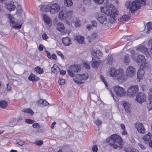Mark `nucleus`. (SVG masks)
<instances>
[{
    "mask_svg": "<svg viewBox=\"0 0 152 152\" xmlns=\"http://www.w3.org/2000/svg\"><path fill=\"white\" fill-rule=\"evenodd\" d=\"M80 71V66L78 64L71 65L67 70L68 73L71 77H73L76 75V77L73 79V80L78 84H82L85 82L84 79L86 75L85 73L82 75L77 74Z\"/></svg>",
    "mask_w": 152,
    "mask_h": 152,
    "instance_id": "1",
    "label": "nucleus"
},
{
    "mask_svg": "<svg viewBox=\"0 0 152 152\" xmlns=\"http://www.w3.org/2000/svg\"><path fill=\"white\" fill-rule=\"evenodd\" d=\"M111 0H107L106 6L101 9V12L108 16H110L111 18V22H113L115 20V18L118 15V12L114 5L111 3Z\"/></svg>",
    "mask_w": 152,
    "mask_h": 152,
    "instance_id": "2",
    "label": "nucleus"
},
{
    "mask_svg": "<svg viewBox=\"0 0 152 152\" xmlns=\"http://www.w3.org/2000/svg\"><path fill=\"white\" fill-rule=\"evenodd\" d=\"M122 142V140L121 137L115 134L111 135L108 140L109 145L113 146L114 149L117 148L118 147L122 148V145L121 143Z\"/></svg>",
    "mask_w": 152,
    "mask_h": 152,
    "instance_id": "3",
    "label": "nucleus"
},
{
    "mask_svg": "<svg viewBox=\"0 0 152 152\" xmlns=\"http://www.w3.org/2000/svg\"><path fill=\"white\" fill-rule=\"evenodd\" d=\"M73 12L72 10L66 11L65 7H61L59 11L58 18L60 20L65 19L67 17L71 18Z\"/></svg>",
    "mask_w": 152,
    "mask_h": 152,
    "instance_id": "4",
    "label": "nucleus"
},
{
    "mask_svg": "<svg viewBox=\"0 0 152 152\" xmlns=\"http://www.w3.org/2000/svg\"><path fill=\"white\" fill-rule=\"evenodd\" d=\"M138 92V87L137 86L134 85L128 89L127 95L130 97H134Z\"/></svg>",
    "mask_w": 152,
    "mask_h": 152,
    "instance_id": "5",
    "label": "nucleus"
},
{
    "mask_svg": "<svg viewBox=\"0 0 152 152\" xmlns=\"http://www.w3.org/2000/svg\"><path fill=\"white\" fill-rule=\"evenodd\" d=\"M118 72L116 77V78L118 81L121 82H124L127 80L128 77L126 75L124 74L123 69L119 68Z\"/></svg>",
    "mask_w": 152,
    "mask_h": 152,
    "instance_id": "6",
    "label": "nucleus"
},
{
    "mask_svg": "<svg viewBox=\"0 0 152 152\" xmlns=\"http://www.w3.org/2000/svg\"><path fill=\"white\" fill-rule=\"evenodd\" d=\"M132 57L134 61L137 62L141 63V64H146V60L144 56L142 55H139L136 56L134 53L132 54Z\"/></svg>",
    "mask_w": 152,
    "mask_h": 152,
    "instance_id": "7",
    "label": "nucleus"
},
{
    "mask_svg": "<svg viewBox=\"0 0 152 152\" xmlns=\"http://www.w3.org/2000/svg\"><path fill=\"white\" fill-rule=\"evenodd\" d=\"M141 6V2L140 1L136 0L134 1L130 5V11L133 13Z\"/></svg>",
    "mask_w": 152,
    "mask_h": 152,
    "instance_id": "8",
    "label": "nucleus"
},
{
    "mask_svg": "<svg viewBox=\"0 0 152 152\" xmlns=\"http://www.w3.org/2000/svg\"><path fill=\"white\" fill-rule=\"evenodd\" d=\"M135 69L133 66H129L128 67L126 71V74L128 77H132L135 75Z\"/></svg>",
    "mask_w": 152,
    "mask_h": 152,
    "instance_id": "9",
    "label": "nucleus"
},
{
    "mask_svg": "<svg viewBox=\"0 0 152 152\" xmlns=\"http://www.w3.org/2000/svg\"><path fill=\"white\" fill-rule=\"evenodd\" d=\"M113 89L116 94L118 96L121 97L124 95L125 92L122 88L118 86H115L114 87Z\"/></svg>",
    "mask_w": 152,
    "mask_h": 152,
    "instance_id": "10",
    "label": "nucleus"
},
{
    "mask_svg": "<svg viewBox=\"0 0 152 152\" xmlns=\"http://www.w3.org/2000/svg\"><path fill=\"white\" fill-rule=\"evenodd\" d=\"M91 55L92 59H99L102 56V53L100 50L96 51L92 50L91 51Z\"/></svg>",
    "mask_w": 152,
    "mask_h": 152,
    "instance_id": "11",
    "label": "nucleus"
},
{
    "mask_svg": "<svg viewBox=\"0 0 152 152\" xmlns=\"http://www.w3.org/2000/svg\"><path fill=\"white\" fill-rule=\"evenodd\" d=\"M50 7V13L52 14L58 13L61 8L60 5L57 3H53Z\"/></svg>",
    "mask_w": 152,
    "mask_h": 152,
    "instance_id": "12",
    "label": "nucleus"
},
{
    "mask_svg": "<svg viewBox=\"0 0 152 152\" xmlns=\"http://www.w3.org/2000/svg\"><path fill=\"white\" fill-rule=\"evenodd\" d=\"M136 99L138 103H141L145 101L146 100L145 96L144 93H140L136 96Z\"/></svg>",
    "mask_w": 152,
    "mask_h": 152,
    "instance_id": "13",
    "label": "nucleus"
},
{
    "mask_svg": "<svg viewBox=\"0 0 152 152\" xmlns=\"http://www.w3.org/2000/svg\"><path fill=\"white\" fill-rule=\"evenodd\" d=\"M135 126L139 133L142 134L145 132V128L142 124L140 123H137L135 124Z\"/></svg>",
    "mask_w": 152,
    "mask_h": 152,
    "instance_id": "14",
    "label": "nucleus"
},
{
    "mask_svg": "<svg viewBox=\"0 0 152 152\" xmlns=\"http://www.w3.org/2000/svg\"><path fill=\"white\" fill-rule=\"evenodd\" d=\"M119 70V69H115L114 68H111L109 69L108 73L110 76L116 77Z\"/></svg>",
    "mask_w": 152,
    "mask_h": 152,
    "instance_id": "15",
    "label": "nucleus"
},
{
    "mask_svg": "<svg viewBox=\"0 0 152 152\" xmlns=\"http://www.w3.org/2000/svg\"><path fill=\"white\" fill-rule=\"evenodd\" d=\"M8 18L10 22L14 25L13 26H12L13 27H15L18 28H19L21 27L22 24H16L15 22L14 18L12 16V15H8Z\"/></svg>",
    "mask_w": 152,
    "mask_h": 152,
    "instance_id": "16",
    "label": "nucleus"
},
{
    "mask_svg": "<svg viewBox=\"0 0 152 152\" xmlns=\"http://www.w3.org/2000/svg\"><path fill=\"white\" fill-rule=\"evenodd\" d=\"M137 50H139L142 53L145 54L147 56H149V54L148 53L147 48L145 47L144 46L142 45L137 48Z\"/></svg>",
    "mask_w": 152,
    "mask_h": 152,
    "instance_id": "17",
    "label": "nucleus"
},
{
    "mask_svg": "<svg viewBox=\"0 0 152 152\" xmlns=\"http://www.w3.org/2000/svg\"><path fill=\"white\" fill-rule=\"evenodd\" d=\"M123 104L125 111L128 113H130L131 112V105L129 103L126 101L124 102Z\"/></svg>",
    "mask_w": 152,
    "mask_h": 152,
    "instance_id": "18",
    "label": "nucleus"
},
{
    "mask_svg": "<svg viewBox=\"0 0 152 152\" xmlns=\"http://www.w3.org/2000/svg\"><path fill=\"white\" fill-rule=\"evenodd\" d=\"M42 17L45 23L50 26L51 25V21L50 18L45 14L42 15Z\"/></svg>",
    "mask_w": 152,
    "mask_h": 152,
    "instance_id": "19",
    "label": "nucleus"
},
{
    "mask_svg": "<svg viewBox=\"0 0 152 152\" xmlns=\"http://www.w3.org/2000/svg\"><path fill=\"white\" fill-rule=\"evenodd\" d=\"M151 135L149 132L148 134L145 135L143 137V139L146 144H148L149 141H150L151 139Z\"/></svg>",
    "mask_w": 152,
    "mask_h": 152,
    "instance_id": "20",
    "label": "nucleus"
},
{
    "mask_svg": "<svg viewBox=\"0 0 152 152\" xmlns=\"http://www.w3.org/2000/svg\"><path fill=\"white\" fill-rule=\"evenodd\" d=\"M74 39L79 43L83 44L84 42V38L81 36H74Z\"/></svg>",
    "mask_w": 152,
    "mask_h": 152,
    "instance_id": "21",
    "label": "nucleus"
},
{
    "mask_svg": "<svg viewBox=\"0 0 152 152\" xmlns=\"http://www.w3.org/2000/svg\"><path fill=\"white\" fill-rule=\"evenodd\" d=\"M50 7L45 4L42 5L40 8L41 11L44 12H50Z\"/></svg>",
    "mask_w": 152,
    "mask_h": 152,
    "instance_id": "22",
    "label": "nucleus"
},
{
    "mask_svg": "<svg viewBox=\"0 0 152 152\" xmlns=\"http://www.w3.org/2000/svg\"><path fill=\"white\" fill-rule=\"evenodd\" d=\"M100 63L101 62L100 61H96L94 59H92L91 66L94 68H96L99 66Z\"/></svg>",
    "mask_w": 152,
    "mask_h": 152,
    "instance_id": "23",
    "label": "nucleus"
},
{
    "mask_svg": "<svg viewBox=\"0 0 152 152\" xmlns=\"http://www.w3.org/2000/svg\"><path fill=\"white\" fill-rule=\"evenodd\" d=\"M13 2L11 1L7 6V9L10 11L14 10L16 8V6L13 4Z\"/></svg>",
    "mask_w": 152,
    "mask_h": 152,
    "instance_id": "24",
    "label": "nucleus"
},
{
    "mask_svg": "<svg viewBox=\"0 0 152 152\" xmlns=\"http://www.w3.org/2000/svg\"><path fill=\"white\" fill-rule=\"evenodd\" d=\"M144 73V71L142 69H140L139 70L137 73V79H141L143 77Z\"/></svg>",
    "mask_w": 152,
    "mask_h": 152,
    "instance_id": "25",
    "label": "nucleus"
},
{
    "mask_svg": "<svg viewBox=\"0 0 152 152\" xmlns=\"http://www.w3.org/2000/svg\"><path fill=\"white\" fill-rule=\"evenodd\" d=\"M70 41V39L67 37L63 38L62 39V42L65 46L69 45Z\"/></svg>",
    "mask_w": 152,
    "mask_h": 152,
    "instance_id": "26",
    "label": "nucleus"
},
{
    "mask_svg": "<svg viewBox=\"0 0 152 152\" xmlns=\"http://www.w3.org/2000/svg\"><path fill=\"white\" fill-rule=\"evenodd\" d=\"M28 79L32 81L38 80L39 78L33 73H31L28 77Z\"/></svg>",
    "mask_w": 152,
    "mask_h": 152,
    "instance_id": "27",
    "label": "nucleus"
},
{
    "mask_svg": "<svg viewBox=\"0 0 152 152\" xmlns=\"http://www.w3.org/2000/svg\"><path fill=\"white\" fill-rule=\"evenodd\" d=\"M97 20L100 23H103L107 21V18L104 16H100L98 17Z\"/></svg>",
    "mask_w": 152,
    "mask_h": 152,
    "instance_id": "28",
    "label": "nucleus"
},
{
    "mask_svg": "<svg viewBox=\"0 0 152 152\" xmlns=\"http://www.w3.org/2000/svg\"><path fill=\"white\" fill-rule=\"evenodd\" d=\"M113 58L111 55H108L107 58L106 63L107 64H111L113 63Z\"/></svg>",
    "mask_w": 152,
    "mask_h": 152,
    "instance_id": "29",
    "label": "nucleus"
},
{
    "mask_svg": "<svg viewBox=\"0 0 152 152\" xmlns=\"http://www.w3.org/2000/svg\"><path fill=\"white\" fill-rule=\"evenodd\" d=\"M64 4L65 6L69 7L73 4L72 0H64Z\"/></svg>",
    "mask_w": 152,
    "mask_h": 152,
    "instance_id": "30",
    "label": "nucleus"
},
{
    "mask_svg": "<svg viewBox=\"0 0 152 152\" xmlns=\"http://www.w3.org/2000/svg\"><path fill=\"white\" fill-rule=\"evenodd\" d=\"M124 150L126 152H138V151L135 149L130 148H124Z\"/></svg>",
    "mask_w": 152,
    "mask_h": 152,
    "instance_id": "31",
    "label": "nucleus"
},
{
    "mask_svg": "<svg viewBox=\"0 0 152 152\" xmlns=\"http://www.w3.org/2000/svg\"><path fill=\"white\" fill-rule=\"evenodd\" d=\"M51 69L52 71L55 73H58V70L60 69L55 64L54 65L53 67L51 68Z\"/></svg>",
    "mask_w": 152,
    "mask_h": 152,
    "instance_id": "32",
    "label": "nucleus"
},
{
    "mask_svg": "<svg viewBox=\"0 0 152 152\" xmlns=\"http://www.w3.org/2000/svg\"><path fill=\"white\" fill-rule=\"evenodd\" d=\"M91 25H88L87 26V28H91H91L94 27V28H96L97 27V23L94 20L91 22Z\"/></svg>",
    "mask_w": 152,
    "mask_h": 152,
    "instance_id": "33",
    "label": "nucleus"
},
{
    "mask_svg": "<svg viewBox=\"0 0 152 152\" xmlns=\"http://www.w3.org/2000/svg\"><path fill=\"white\" fill-rule=\"evenodd\" d=\"M80 22V20L77 18H75L73 23L74 25L76 27H80V24L79 23Z\"/></svg>",
    "mask_w": 152,
    "mask_h": 152,
    "instance_id": "34",
    "label": "nucleus"
},
{
    "mask_svg": "<svg viewBox=\"0 0 152 152\" xmlns=\"http://www.w3.org/2000/svg\"><path fill=\"white\" fill-rule=\"evenodd\" d=\"M129 18V17L127 15H124L120 18V20L121 22L126 21H127Z\"/></svg>",
    "mask_w": 152,
    "mask_h": 152,
    "instance_id": "35",
    "label": "nucleus"
},
{
    "mask_svg": "<svg viewBox=\"0 0 152 152\" xmlns=\"http://www.w3.org/2000/svg\"><path fill=\"white\" fill-rule=\"evenodd\" d=\"M149 100V103H147V107L148 111H150L152 110V100Z\"/></svg>",
    "mask_w": 152,
    "mask_h": 152,
    "instance_id": "36",
    "label": "nucleus"
},
{
    "mask_svg": "<svg viewBox=\"0 0 152 152\" xmlns=\"http://www.w3.org/2000/svg\"><path fill=\"white\" fill-rule=\"evenodd\" d=\"M7 105V102L4 100L1 101L0 102V106L2 108L5 107Z\"/></svg>",
    "mask_w": 152,
    "mask_h": 152,
    "instance_id": "37",
    "label": "nucleus"
},
{
    "mask_svg": "<svg viewBox=\"0 0 152 152\" xmlns=\"http://www.w3.org/2000/svg\"><path fill=\"white\" fill-rule=\"evenodd\" d=\"M56 28H65L64 24L61 23L59 22L56 24Z\"/></svg>",
    "mask_w": 152,
    "mask_h": 152,
    "instance_id": "38",
    "label": "nucleus"
},
{
    "mask_svg": "<svg viewBox=\"0 0 152 152\" xmlns=\"http://www.w3.org/2000/svg\"><path fill=\"white\" fill-rule=\"evenodd\" d=\"M35 71L39 74H42L43 72V70L41 68L37 66L35 68Z\"/></svg>",
    "mask_w": 152,
    "mask_h": 152,
    "instance_id": "39",
    "label": "nucleus"
},
{
    "mask_svg": "<svg viewBox=\"0 0 152 152\" xmlns=\"http://www.w3.org/2000/svg\"><path fill=\"white\" fill-rule=\"evenodd\" d=\"M16 118H13L9 120V122L10 123L12 124V126H13L16 124Z\"/></svg>",
    "mask_w": 152,
    "mask_h": 152,
    "instance_id": "40",
    "label": "nucleus"
},
{
    "mask_svg": "<svg viewBox=\"0 0 152 152\" xmlns=\"http://www.w3.org/2000/svg\"><path fill=\"white\" fill-rule=\"evenodd\" d=\"M23 111L26 113H30L31 114H33L34 112L31 109L29 108H26L23 109Z\"/></svg>",
    "mask_w": 152,
    "mask_h": 152,
    "instance_id": "41",
    "label": "nucleus"
},
{
    "mask_svg": "<svg viewBox=\"0 0 152 152\" xmlns=\"http://www.w3.org/2000/svg\"><path fill=\"white\" fill-rule=\"evenodd\" d=\"M129 56L127 55L125 56L124 58V61L126 64H128L129 62Z\"/></svg>",
    "mask_w": 152,
    "mask_h": 152,
    "instance_id": "42",
    "label": "nucleus"
},
{
    "mask_svg": "<svg viewBox=\"0 0 152 152\" xmlns=\"http://www.w3.org/2000/svg\"><path fill=\"white\" fill-rule=\"evenodd\" d=\"M149 93L148 100L150 101L152 100V88L149 89Z\"/></svg>",
    "mask_w": 152,
    "mask_h": 152,
    "instance_id": "43",
    "label": "nucleus"
},
{
    "mask_svg": "<svg viewBox=\"0 0 152 152\" xmlns=\"http://www.w3.org/2000/svg\"><path fill=\"white\" fill-rule=\"evenodd\" d=\"M65 82V80L63 79H60L58 81L59 84L61 85H63Z\"/></svg>",
    "mask_w": 152,
    "mask_h": 152,
    "instance_id": "44",
    "label": "nucleus"
},
{
    "mask_svg": "<svg viewBox=\"0 0 152 152\" xmlns=\"http://www.w3.org/2000/svg\"><path fill=\"white\" fill-rule=\"evenodd\" d=\"M25 122L28 124H32L34 122V121L30 119H27L25 120Z\"/></svg>",
    "mask_w": 152,
    "mask_h": 152,
    "instance_id": "45",
    "label": "nucleus"
},
{
    "mask_svg": "<svg viewBox=\"0 0 152 152\" xmlns=\"http://www.w3.org/2000/svg\"><path fill=\"white\" fill-rule=\"evenodd\" d=\"M94 2L98 4H101L104 2V0H94Z\"/></svg>",
    "mask_w": 152,
    "mask_h": 152,
    "instance_id": "46",
    "label": "nucleus"
},
{
    "mask_svg": "<svg viewBox=\"0 0 152 152\" xmlns=\"http://www.w3.org/2000/svg\"><path fill=\"white\" fill-rule=\"evenodd\" d=\"M43 143V142L42 140H38L35 141L34 143L38 145H40Z\"/></svg>",
    "mask_w": 152,
    "mask_h": 152,
    "instance_id": "47",
    "label": "nucleus"
},
{
    "mask_svg": "<svg viewBox=\"0 0 152 152\" xmlns=\"http://www.w3.org/2000/svg\"><path fill=\"white\" fill-rule=\"evenodd\" d=\"M138 146L142 150H144L146 148L145 147L144 145L140 143H138Z\"/></svg>",
    "mask_w": 152,
    "mask_h": 152,
    "instance_id": "48",
    "label": "nucleus"
},
{
    "mask_svg": "<svg viewBox=\"0 0 152 152\" xmlns=\"http://www.w3.org/2000/svg\"><path fill=\"white\" fill-rule=\"evenodd\" d=\"M33 127L35 128L38 129L40 127V126L37 123H35L32 125Z\"/></svg>",
    "mask_w": 152,
    "mask_h": 152,
    "instance_id": "49",
    "label": "nucleus"
},
{
    "mask_svg": "<svg viewBox=\"0 0 152 152\" xmlns=\"http://www.w3.org/2000/svg\"><path fill=\"white\" fill-rule=\"evenodd\" d=\"M16 143L18 145L22 146L25 143L24 141H23L20 140L19 141L16 142Z\"/></svg>",
    "mask_w": 152,
    "mask_h": 152,
    "instance_id": "50",
    "label": "nucleus"
},
{
    "mask_svg": "<svg viewBox=\"0 0 152 152\" xmlns=\"http://www.w3.org/2000/svg\"><path fill=\"white\" fill-rule=\"evenodd\" d=\"M92 150L93 152H97L98 150V148L97 146L94 145L92 148Z\"/></svg>",
    "mask_w": 152,
    "mask_h": 152,
    "instance_id": "51",
    "label": "nucleus"
},
{
    "mask_svg": "<svg viewBox=\"0 0 152 152\" xmlns=\"http://www.w3.org/2000/svg\"><path fill=\"white\" fill-rule=\"evenodd\" d=\"M148 47L149 48H152V39H150L148 42Z\"/></svg>",
    "mask_w": 152,
    "mask_h": 152,
    "instance_id": "52",
    "label": "nucleus"
},
{
    "mask_svg": "<svg viewBox=\"0 0 152 152\" xmlns=\"http://www.w3.org/2000/svg\"><path fill=\"white\" fill-rule=\"evenodd\" d=\"M100 78L101 79L102 81L103 82V83L104 84L105 86L106 87H107V83H106V81L105 80L104 77L101 75L100 76Z\"/></svg>",
    "mask_w": 152,
    "mask_h": 152,
    "instance_id": "53",
    "label": "nucleus"
},
{
    "mask_svg": "<svg viewBox=\"0 0 152 152\" xmlns=\"http://www.w3.org/2000/svg\"><path fill=\"white\" fill-rule=\"evenodd\" d=\"M147 26L148 28H152V23L149 22L147 23Z\"/></svg>",
    "mask_w": 152,
    "mask_h": 152,
    "instance_id": "54",
    "label": "nucleus"
},
{
    "mask_svg": "<svg viewBox=\"0 0 152 152\" xmlns=\"http://www.w3.org/2000/svg\"><path fill=\"white\" fill-rule=\"evenodd\" d=\"M102 123V121L99 119H97L95 121V124L96 125L98 126H99Z\"/></svg>",
    "mask_w": 152,
    "mask_h": 152,
    "instance_id": "55",
    "label": "nucleus"
},
{
    "mask_svg": "<svg viewBox=\"0 0 152 152\" xmlns=\"http://www.w3.org/2000/svg\"><path fill=\"white\" fill-rule=\"evenodd\" d=\"M42 38L43 39H46L48 38L47 34L45 33L43 34L42 35Z\"/></svg>",
    "mask_w": 152,
    "mask_h": 152,
    "instance_id": "56",
    "label": "nucleus"
},
{
    "mask_svg": "<svg viewBox=\"0 0 152 152\" xmlns=\"http://www.w3.org/2000/svg\"><path fill=\"white\" fill-rule=\"evenodd\" d=\"M92 38L95 39L97 37V35L96 33H94L92 34L91 36Z\"/></svg>",
    "mask_w": 152,
    "mask_h": 152,
    "instance_id": "57",
    "label": "nucleus"
},
{
    "mask_svg": "<svg viewBox=\"0 0 152 152\" xmlns=\"http://www.w3.org/2000/svg\"><path fill=\"white\" fill-rule=\"evenodd\" d=\"M22 12V10H17L16 12V14L18 16H20L21 13Z\"/></svg>",
    "mask_w": 152,
    "mask_h": 152,
    "instance_id": "58",
    "label": "nucleus"
},
{
    "mask_svg": "<svg viewBox=\"0 0 152 152\" xmlns=\"http://www.w3.org/2000/svg\"><path fill=\"white\" fill-rule=\"evenodd\" d=\"M45 52L47 54V56L50 59L51 58V56L50 54V53L49 51L46 50Z\"/></svg>",
    "mask_w": 152,
    "mask_h": 152,
    "instance_id": "59",
    "label": "nucleus"
},
{
    "mask_svg": "<svg viewBox=\"0 0 152 152\" xmlns=\"http://www.w3.org/2000/svg\"><path fill=\"white\" fill-rule=\"evenodd\" d=\"M43 48L44 46L42 44H40L39 47V49L40 51H41L43 50Z\"/></svg>",
    "mask_w": 152,
    "mask_h": 152,
    "instance_id": "60",
    "label": "nucleus"
},
{
    "mask_svg": "<svg viewBox=\"0 0 152 152\" xmlns=\"http://www.w3.org/2000/svg\"><path fill=\"white\" fill-rule=\"evenodd\" d=\"M57 54L58 56H60L62 58H64V56L62 55L61 53L60 52L57 51Z\"/></svg>",
    "mask_w": 152,
    "mask_h": 152,
    "instance_id": "61",
    "label": "nucleus"
},
{
    "mask_svg": "<svg viewBox=\"0 0 152 152\" xmlns=\"http://www.w3.org/2000/svg\"><path fill=\"white\" fill-rule=\"evenodd\" d=\"M66 72L64 70H61L60 71V74L62 75H64L65 74Z\"/></svg>",
    "mask_w": 152,
    "mask_h": 152,
    "instance_id": "62",
    "label": "nucleus"
},
{
    "mask_svg": "<svg viewBox=\"0 0 152 152\" xmlns=\"http://www.w3.org/2000/svg\"><path fill=\"white\" fill-rule=\"evenodd\" d=\"M130 2L129 1L126 2L125 4V6L127 9H128L129 7Z\"/></svg>",
    "mask_w": 152,
    "mask_h": 152,
    "instance_id": "63",
    "label": "nucleus"
},
{
    "mask_svg": "<svg viewBox=\"0 0 152 152\" xmlns=\"http://www.w3.org/2000/svg\"><path fill=\"white\" fill-rule=\"evenodd\" d=\"M122 134L123 135H127L128 133L126 129L124 130L122 132Z\"/></svg>",
    "mask_w": 152,
    "mask_h": 152,
    "instance_id": "64",
    "label": "nucleus"
}]
</instances>
